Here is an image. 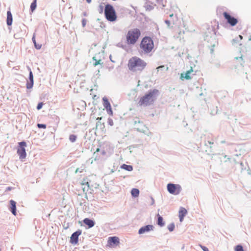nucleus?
Returning <instances> with one entry per match:
<instances>
[{"label": "nucleus", "mask_w": 251, "mask_h": 251, "mask_svg": "<svg viewBox=\"0 0 251 251\" xmlns=\"http://www.w3.org/2000/svg\"><path fill=\"white\" fill-rule=\"evenodd\" d=\"M119 239L118 237L114 236L110 237L108 239V244L110 246L116 245L117 246L119 244Z\"/></svg>", "instance_id": "11"}, {"label": "nucleus", "mask_w": 251, "mask_h": 251, "mask_svg": "<svg viewBox=\"0 0 251 251\" xmlns=\"http://www.w3.org/2000/svg\"><path fill=\"white\" fill-rule=\"evenodd\" d=\"M32 40L34 44L35 48L37 50H40L41 48L42 45L41 44H37L36 43L35 40V36L34 34L32 38Z\"/></svg>", "instance_id": "21"}, {"label": "nucleus", "mask_w": 251, "mask_h": 251, "mask_svg": "<svg viewBox=\"0 0 251 251\" xmlns=\"http://www.w3.org/2000/svg\"><path fill=\"white\" fill-rule=\"evenodd\" d=\"M153 226L152 225H147L144 226L142 227L139 230L138 233L140 234L145 233L146 232H148L150 231L153 230Z\"/></svg>", "instance_id": "14"}, {"label": "nucleus", "mask_w": 251, "mask_h": 251, "mask_svg": "<svg viewBox=\"0 0 251 251\" xmlns=\"http://www.w3.org/2000/svg\"><path fill=\"white\" fill-rule=\"evenodd\" d=\"M157 217L158 218L157 219V224L160 226H163L165 225L164 222H163V218L159 214H157Z\"/></svg>", "instance_id": "20"}, {"label": "nucleus", "mask_w": 251, "mask_h": 251, "mask_svg": "<svg viewBox=\"0 0 251 251\" xmlns=\"http://www.w3.org/2000/svg\"><path fill=\"white\" fill-rule=\"evenodd\" d=\"M10 209L12 212V213L16 216L17 214L16 212V202L13 200H10Z\"/></svg>", "instance_id": "16"}, {"label": "nucleus", "mask_w": 251, "mask_h": 251, "mask_svg": "<svg viewBox=\"0 0 251 251\" xmlns=\"http://www.w3.org/2000/svg\"><path fill=\"white\" fill-rule=\"evenodd\" d=\"M87 2L88 3H90L92 1V0H86Z\"/></svg>", "instance_id": "41"}, {"label": "nucleus", "mask_w": 251, "mask_h": 251, "mask_svg": "<svg viewBox=\"0 0 251 251\" xmlns=\"http://www.w3.org/2000/svg\"><path fill=\"white\" fill-rule=\"evenodd\" d=\"M33 85V82L30 81V82H28L26 84V88L27 89H30L32 87Z\"/></svg>", "instance_id": "29"}, {"label": "nucleus", "mask_w": 251, "mask_h": 251, "mask_svg": "<svg viewBox=\"0 0 251 251\" xmlns=\"http://www.w3.org/2000/svg\"><path fill=\"white\" fill-rule=\"evenodd\" d=\"M141 34V31L138 28H135L129 30L126 35L127 44H135L139 38Z\"/></svg>", "instance_id": "4"}, {"label": "nucleus", "mask_w": 251, "mask_h": 251, "mask_svg": "<svg viewBox=\"0 0 251 251\" xmlns=\"http://www.w3.org/2000/svg\"><path fill=\"white\" fill-rule=\"evenodd\" d=\"M78 172V168H77L75 171V173H77Z\"/></svg>", "instance_id": "43"}, {"label": "nucleus", "mask_w": 251, "mask_h": 251, "mask_svg": "<svg viewBox=\"0 0 251 251\" xmlns=\"http://www.w3.org/2000/svg\"><path fill=\"white\" fill-rule=\"evenodd\" d=\"M100 151V149L99 148L97 149L96 151L94 153V155L96 154V152H98Z\"/></svg>", "instance_id": "37"}, {"label": "nucleus", "mask_w": 251, "mask_h": 251, "mask_svg": "<svg viewBox=\"0 0 251 251\" xmlns=\"http://www.w3.org/2000/svg\"><path fill=\"white\" fill-rule=\"evenodd\" d=\"M37 126L39 128H46V125L44 124H38Z\"/></svg>", "instance_id": "30"}, {"label": "nucleus", "mask_w": 251, "mask_h": 251, "mask_svg": "<svg viewBox=\"0 0 251 251\" xmlns=\"http://www.w3.org/2000/svg\"><path fill=\"white\" fill-rule=\"evenodd\" d=\"M137 130L141 132H145L147 130V127L143 124V122L140 121L138 122V124L136 126Z\"/></svg>", "instance_id": "12"}, {"label": "nucleus", "mask_w": 251, "mask_h": 251, "mask_svg": "<svg viewBox=\"0 0 251 251\" xmlns=\"http://www.w3.org/2000/svg\"><path fill=\"white\" fill-rule=\"evenodd\" d=\"M201 247L203 251H209L208 249L207 248H206V247L202 246H201Z\"/></svg>", "instance_id": "34"}, {"label": "nucleus", "mask_w": 251, "mask_h": 251, "mask_svg": "<svg viewBox=\"0 0 251 251\" xmlns=\"http://www.w3.org/2000/svg\"><path fill=\"white\" fill-rule=\"evenodd\" d=\"M193 72V68L191 67L190 70L187 71L186 73L185 74V76H183V74H181V77H183L186 79H190L191 78V77L190 76V75L191 73Z\"/></svg>", "instance_id": "19"}, {"label": "nucleus", "mask_w": 251, "mask_h": 251, "mask_svg": "<svg viewBox=\"0 0 251 251\" xmlns=\"http://www.w3.org/2000/svg\"><path fill=\"white\" fill-rule=\"evenodd\" d=\"M234 250L235 251H245L243 247L240 245H237L235 247Z\"/></svg>", "instance_id": "27"}, {"label": "nucleus", "mask_w": 251, "mask_h": 251, "mask_svg": "<svg viewBox=\"0 0 251 251\" xmlns=\"http://www.w3.org/2000/svg\"><path fill=\"white\" fill-rule=\"evenodd\" d=\"M239 37H240V38L241 39H242V38H243V37H242V36L241 35H239Z\"/></svg>", "instance_id": "45"}, {"label": "nucleus", "mask_w": 251, "mask_h": 251, "mask_svg": "<svg viewBox=\"0 0 251 251\" xmlns=\"http://www.w3.org/2000/svg\"><path fill=\"white\" fill-rule=\"evenodd\" d=\"M13 21L12 15L11 12L10 11H8L7 12V19L6 23L8 25H11Z\"/></svg>", "instance_id": "18"}, {"label": "nucleus", "mask_w": 251, "mask_h": 251, "mask_svg": "<svg viewBox=\"0 0 251 251\" xmlns=\"http://www.w3.org/2000/svg\"><path fill=\"white\" fill-rule=\"evenodd\" d=\"M140 48L144 53H150L154 48L152 39L149 36L144 37L140 44Z\"/></svg>", "instance_id": "3"}, {"label": "nucleus", "mask_w": 251, "mask_h": 251, "mask_svg": "<svg viewBox=\"0 0 251 251\" xmlns=\"http://www.w3.org/2000/svg\"><path fill=\"white\" fill-rule=\"evenodd\" d=\"M83 222L86 225L88 226V228H91L95 225V222L89 218H85Z\"/></svg>", "instance_id": "17"}, {"label": "nucleus", "mask_w": 251, "mask_h": 251, "mask_svg": "<svg viewBox=\"0 0 251 251\" xmlns=\"http://www.w3.org/2000/svg\"><path fill=\"white\" fill-rule=\"evenodd\" d=\"M131 195L134 197H137L139 196V191L138 189L134 188L131 190Z\"/></svg>", "instance_id": "24"}, {"label": "nucleus", "mask_w": 251, "mask_h": 251, "mask_svg": "<svg viewBox=\"0 0 251 251\" xmlns=\"http://www.w3.org/2000/svg\"><path fill=\"white\" fill-rule=\"evenodd\" d=\"M43 103L42 102H40L38 104L37 106V109L38 110H40L43 106Z\"/></svg>", "instance_id": "33"}, {"label": "nucleus", "mask_w": 251, "mask_h": 251, "mask_svg": "<svg viewBox=\"0 0 251 251\" xmlns=\"http://www.w3.org/2000/svg\"><path fill=\"white\" fill-rule=\"evenodd\" d=\"M12 188L11 187H8L6 188V191H10V190H12Z\"/></svg>", "instance_id": "39"}, {"label": "nucleus", "mask_w": 251, "mask_h": 251, "mask_svg": "<svg viewBox=\"0 0 251 251\" xmlns=\"http://www.w3.org/2000/svg\"><path fill=\"white\" fill-rule=\"evenodd\" d=\"M108 123L109 125L112 126L113 125V121L112 119L109 118L108 119Z\"/></svg>", "instance_id": "32"}, {"label": "nucleus", "mask_w": 251, "mask_h": 251, "mask_svg": "<svg viewBox=\"0 0 251 251\" xmlns=\"http://www.w3.org/2000/svg\"><path fill=\"white\" fill-rule=\"evenodd\" d=\"M103 101V105L104 108L106 109L107 113L110 115L112 116L113 115V112L112 110V108L111 106V104L109 102L108 100L106 98H103L102 99Z\"/></svg>", "instance_id": "9"}, {"label": "nucleus", "mask_w": 251, "mask_h": 251, "mask_svg": "<svg viewBox=\"0 0 251 251\" xmlns=\"http://www.w3.org/2000/svg\"><path fill=\"white\" fill-rule=\"evenodd\" d=\"M82 231L78 229L72 235L70 238V243L72 244L76 245L78 243V236L81 235Z\"/></svg>", "instance_id": "10"}, {"label": "nucleus", "mask_w": 251, "mask_h": 251, "mask_svg": "<svg viewBox=\"0 0 251 251\" xmlns=\"http://www.w3.org/2000/svg\"><path fill=\"white\" fill-rule=\"evenodd\" d=\"M19 147L17 150V153L19 155V158L23 160L26 157V153L25 152V147L26 144L25 142H21L19 143Z\"/></svg>", "instance_id": "7"}, {"label": "nucleus", "mask_w": 251, "mask_h": 251, "mask_svg": "<svg viewBox=\"0 0 251 251\" xmlns=\"http://www.w3.org/2000/svg\"><path fill=\"white\" fill-rule=\"evenodd\" d=\"M215 46V45H213V46H211V47L210 48V52L212 53L214 52V48Z\"/></svg>", "instance_id": "35"}, {"label": "nucleus", "mask_w": 251, "mask_h": 251, "mask_svg": "<svg viewBox=\"0 0 251 251\" xmlns=\"http://www.w3.org/2000/svg\"><path fill=\"white\" fill-rule=\"evenodd\" d=\"M167 190L170 193L177 195L180 193L181 188L178 184L169 183L167 185Z\"/></svg>", "instance_id": "6"}, {"label": "nucleus", "mask_w": 251, "mask_h": 251, "mask_svg": "<svg viewBox=\"0 0 251 251\" xmlns=\"http://www.w3.org/2000/svg\"><path fill=\"white\" fill-rule=\"evenodd\" d=\"M207 143L209 144V145H213L214 144V142H213V141H208Z\"/></svg>", "instance_id": "38"}, {"label": "nucleus", "mask_w": 251, "mask_h": 251, "mask_svg": "<svg viewBox=\"0 0 251 251\" xmlns=\"http://www.w3.org/2000/svg\"><path fill=\"white\" fill-rule=\"evenodd\" d=\"M135 124H137V122L136 121H135Z\"/></svg>", "instance_id": "46"}, {"label": "nucleus", "mask_w": 251, "mask_h": 251, "mask_svg": "<svg viewBox=\"0 0 251 251\" xmlns=\"http://www.w3.org/2000/svg\"><path fill=\"white\" fill-rule=\"evenodd\" d=\"M29 80L30 81L33 82V75L32 72L30 71L29 73Z\"/></svg>", "instance_id": "31"}, {"label": "nucleus", "mask_w": 251, "mask_h": 251, "mask_svg": "<svg viewBox=\"0 0 251 251\" xmlns=\"http://www.w3.org/2000/svg\"><path fill=\"white\" fill-rule=\"evenodd\" d=\"M121 168L128 171H132L133 170V167L132 166L128 165L125 164H123L121 166Z\"/></svg>", "instance_id": "22"}, {"label": "nucleus", "mask_w": 251, "mask_h": 251, "mask_svg": "<svg viewBox=\"0 0 251 251\" xmlns=\"http://www.w3.org/2000/svg\"><path fill=\"white\" fill-rule=\"evenodd\" d=\"M165 23L168 25V26H170V25H171V22L170 21H168V20H166L165 21Z\"/></svg>", "instance_id": "36"}, {"label": "nucleus", "mask_w": 251, "mask_h": 251, "mask_svg": "<svg viewBox=\"0 0 251 251\" xmlns=\"http://www.w3.org/2000/svg\"><path fill=\"white\" fill-rule=\"evenodd\" d=\"M91 181L89 180L87 177L84 178L82 181L81 182V185H86L88 186V187H90V182Z\"/></svg>", "instance_id": "23"}, {"label": "nucleus", "mask_w": 251, "mask_h": 251, "mask_svg": "<svg viewBox=\"0 0 251 251\" xmlns=\"http://www.w3.org/2000/svg\"><path fill=\"white\" fill-rule=\"evenodd\" d=\"M77 137L74 134H71L69 136V140L71 142H75L76 140Z\"/></svg>", "instance_id": "26"}, {"label": "nucleus", "mask_w": 251, "mask_h": 251, "mask_svg": "<svg viewBox=\"0 0 251 251\" xmlns=\"http://www.w3.org/2000/svg\"><path fill=\"white\" fill-rule=\"evenodd\" d=\"M164 66H159L157 68V69L158 70L159 69H161V68H164Z\"/></svg>", "instance_id": "40"}, {"label": "nucleus", "mask_w": 251, "mask_h": 251, "mask_svg": "<svg viewBox=\"0 0 251 251\" xmlns=\"http://www.w3.org/2000/svg\"><path fill=\"white\" fill-rule=\"evenodd\" d=\"M105 18L109 22H114L117 19L116 12L113 6L109 4L105 5L104 8Z\"/></svg>", "instance_id": "5"}, {"label": "nucleus", "mask_w": 251, "mask_h": 251, "mask_svg": "<svg viewBox=\"0 0 251 251\" xmlns=\"http://www.w3.org/2000/svg\"><path fill=\"white\" fill-rule=\"evenodd\" d=\"M127 65L130 71L141 72L146 68L147 63L143 59L135 56L129 58Z\"/></svg>", "instance_id": "1"}, {"label": "nucleus", "mask_w": 251, "mask_h": 251, "mask_svg": "<svg viewBox=\"0 0 251 251\" xmlns=\"http://www.w3.org/2000/svg\"><path fill=\"white\" fill-rule=\"evenodd\" d=\"M100 53L96 54L93 57V59L95 61L93 65L96 66L98 65H101L103 64L102 58L100 56Z\"/></svg>", "instance_id": "13"}, {"label": "nucleus", "mask_w": 251, "mask_h": 251, "mask_svg": "<svg viewBox=\"0 0 251 251\" xmlns=\"http://www.w3.org/2000/svg\"><path fill=\"white\" fill-rule=\"evenodd\" d=\"M102 118L101 117H98L97 118H96V120H101Z\"/></svg>", "instance_id": "42"}, {"label": "nucleus", "mask_w": 251, "mask_h": 251, "mask_svg": "<svg viewBox=\"0 0 251 251\" xmlns=\"http://www.w3.org/2000/svg\"><path fill=\"white\" fill-rule=\"evenodd\" d=\"M36 0H34L33 2L30 5V10L33 12L36 8Z\"/></svg>", "instance_id": "25"}, {"label": "nucleus", "mask_w": 251, "mask_h": 251, "mask_svg": "<svg viewBox=\"0 0 251 251\" xmlns=\"http://www.w3.org/2000/svg\"><path fill=\"white\" fill-rule=\"evenodd\" d=\"M173 15H174L173 14H170V17H172L173 16Z\"/></svg>", "instance_id": "44"}, {"label": "nucleus", "mask_w": 251, "mask_h": 251, "mask_svg": "<svg viewBox=\"0 0 251 251\" xmlns=\"http://www.w3.org/2000/svg\"><path fill=\"white\" fill-rule=\"evenodd\" d=\"M223 16L225 19L226 20L227 23L229 24L231 26H235L237 24V19L234 17H232L226 12H224L223 13Z\"/></svg>", "instance_id": "8"}, {"label": "nucleus", "mask_w": 251, "mask_h": 251, "mask_svg": "<svg viewBox=\"0 0 251 251\" xmlns=\"http://www.w3.org/2000/svg\"><path fill=\"white\" fill-rule=\"evenodd\" d=\"M187 213L186 209L184 207H180L179 210V218L180 222H182L183 220L184 217Z\"/></svg>", "instance_id": "15"}, {"label": "nucleus", "mask_w": 251, "mask_h": 251, "mask_svg": "<svg viewBox=\"0 0 251 251\" xmlns=\"http://www.w3.org/2000/svg\"><path fill=\"white\" fill-rule=\"evenodd\" d=\"M98 123L97 124L96 126H98Z\"/></svg>", "instance_id": "47"}, {"label": "nucleus", "mask_w": 251, "mask_h": 251, "mask_svg": "<svg viewBox=\"0 0 251 251\" xmlns=\"http://www.w3.org/2000/svg\"><path fill=\"white\" fill-rule=\"evenodd\" d=\"M168 228L170 231H173L175 228V225L174 224H171L168 225Z\"/></svg>", "instance_id": "28"}, {"label": "nucleus", "mask_w": 251, "mask_h": 251, "mask_svg": "<svg viewBox=\"0 0 251 251\" xmlns=\"http://www.w3.org/2000/svg\"><path fill=\"white\" fill-rule=\"evenodd\" d=\"M158 94V90H150L139 99L138 104L140 106H147L152 104Z\"/></svg>", "instance_id": "2"}]
</instances>
